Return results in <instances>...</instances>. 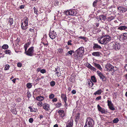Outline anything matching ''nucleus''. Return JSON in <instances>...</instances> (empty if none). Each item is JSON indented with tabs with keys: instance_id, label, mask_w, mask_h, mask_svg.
Returning a JSON list of instances; mask_svg holds the SVG:
<instances>
[{
	"instance_id": "23",
	"label": "nucleus",
	"mask_w": 127,
	"mask_h": 127,
	"mask_svg": "<svg viewBox=\"0 0 127 127\" xmlns=\"http://www.w3.org/2000/svg\"><path fill=\"white\" fill-rule=\"evenodd\" d=\"M121 37L122 38L123 40H125L127 38V33H124L123 34V35H122Z\"/></svg>"
},
{
	"instance_id": "22",
	"label": "nucleus",
	"mask_w": 127,
	"mask_h": 127,
	"mask_svg": "<svg viewBox=\"0 0 127 127\" xmlns=\"http://www.w3.org/2000/svg\"><path fill=\"white\" fill-rule=\"evenodd\" d=\"M100 78L102 79L103 81H105L106 80V78L102 73L99 76Z\"/></svg>"
},
{
	"instance_id": "16",
	"label": "nucleus",
	"mask_w": 127,
	"mask_h": 127,
	"mask_svg": "<svg viewBox=\"0 0 127 127\" xmlns=\"http://www.w3.org/2000/svg\"><path fill=\"white\" fill-rule=\"evenodd\" d=\"M101 54V53L99 52H94L92 54L93 56L97 57L99 56Z\"/></svg>"
},
{
	"instance_id": "53",
	"label": "nucleus",
	"mask_w": 127,
	"mask_h": 127,
	"mask_svg": "<svg viewBox=\"0 0 127 127\" xmlns=\"http://www.w3.org/2000/svg\"><path fill=\"white\" fill-rule=\"evenodd\" d=\"M79 38L82 39L83 40H85V39L86 38V37H84V36H80L79 37Z\"/></svg>"
},
{
	"instance_id": "19",
	"label": "nucleus",
	"mask_w": 127,
	"mask_h": 127,
	"mask_svg": "<svg viewBox=\"0 0 127 127\" xmlns=\"http://www.w3.org/2000/svg\"><path fill=\"white\" fill-rule=\"evenodd\" d=\"M104 36L105 37V38L106 40H107L108 43L111 40V37L109 35H104Z\"/></svg>"
},
{
	"instance_id": "14",
	"label": "nucleus",
	"mask_w": 127,
	"mask_h": 127,
	"mask_svg": "<svg viewBox=\"0 0 127 127\" xmlns=\"http://www.w3.org/2000/svg\"><path fill=\"white\" fill-rule=\"evenodd\" d=\"M76 51L79 52L80 53L83 54L84 52V48L83 47H81L78 49L76 50Z\"/></svg>"
},
{
	"instance_id": "40",
	"label": "nucleus",
	"mask_w": 127,
	"mask_h": 127,
	"mask_svg": "<svg viewBox=\"0 0 127 127\" xmlns=\"http://www.w3.org/2000/svg\"><path fill=\"white\" fill-rule=\"evenodd\" d=\"M54 97V95L53 94H51L49 95V98L50 99H52Z\"/></svg>"
},
{
	"instance_id": "61",
	"label": "nucleus",
	"mask_w": 127,
	"mask_h": 127,
	"mask_svg": "<svg viewBox=\"0 0 127 127\" xmlns=\"http://www.w3.org/2000/svg\"><path fill=\"white\" fill-rule=\"evenodd\" d=\"M97 73L98 74V75L99 76L102 73L100 72L98 70L97 71Z\"/></svg>"
},
{
	"instance_id": "41",
	"label": "nucleus",
	"mask_w": 127,
	"mask_h": 127,
	"mask_svg": "<svg viewBox=\"0 0 127 127\" xmlns=\"http://www.w3.org/2000/svg\"><path fill=\"white\" fill-rule=\"evenodd\" d=\"M88 85L90 87H92L94 85V83H92V81H90V82L88 83Z\"/></svg>"
},
{
	"instance_id": "50",
	"label": "nucleus",
	"mask_w": 127,
	"mask_h": 127,
	"mask_svg": "<svg viewBox=\"0 0 127 127\" xmlns=\"http://www.w3.org/2000/svg\"><path fill=\"white\" fill-rule=\"evenodd\" d=\"M63 101L65 103H66L67 100V97L66 96H65L64 98L62 99Z\"/></svg>"
},
{
	"instance_id": "10",
	"label": "nucleus",
	"mask_w": 127,
	"mask_h": 127,
	"mask_svg": "<svg viewBox=\"0 0 127 127\" xmlns=\"http://www.w3.org/2000/svg\"><path fill=\"white\" fill-rule=\"evenodd\" d=\"M43 108L46 111H48L50 109V105L47 103H45L43 105Z\"/></svg>"
},
{
	"instance_id": "32",
	"label": "nucleus",
	"mask_w": 127,
	"mask_h": 127,
	"mask_svg": "<svg viewBox=\"0 0 127 127\" xmlns=\"http://www.w3.org/2000/svg\"><path fill=\"white\" fill-rule=\"evenodd\" d=\"M119 121V119L118 118H117L114 119L113 120V122L114 123H117Z\"/></svg>"
},
{
	"instance_id": "2",
	"label": "nucleus",
	"mask_w": 127,
	"mask_h": 127,
	"mask_svg": "<svg viewBox=\"0 0 127 127\" xmlns=\"http://www.w3.org/2000/svg\"><path fill=\"white\" fill-rule=\"evenodd\" d=\"M105 68V70L108 72L112 71H113L112 72L113 73L116 70V69H114V66L110 64H107Z\"/></svg>"
},
{
	"instance_id": "3",
	"label": "nucleus",
	"mask_w": 127,
	"mask_h": 127,
	"mask_svg": "<svg viewBox=\"0 0 127 127\" xmlns=\"http://www.w3.org/2000/svg\"><path fill=\"white\" fill-rule=\"evenodd\" d=\"M67 15H71L73 16H76L77 14V12L75 10L73 9L71 10H67L66 11L64 12Z\"/></svg>"
},
{
	"instance_id": "42",
	"label": "nucleus",
	"mask_w": 127,
	"mask_h": 127,
	"mask_svg": "<svg viewBox=\"0 0 127 127\" xmlns=\"http://www.w3.org/2000/svg\"><path fill=\"white\" fill-rule=\"evenodd\" d=\"M42 102L40 101L37 104L38 105V106L41 107L42 105Z\"/></svg>"
},
{
	"instance_id": "60",
	"label": "nucleus",
	"mask_w": 127,
	"mask_h": 127,
	"mask_svg": "<svg viewBox=\"0 0 127 127\" xmlns=\"http://www.w3.org/2000/svg\"><path fill=\"white\" fill-rule=\"evenodd\" d=\"M76 92V91L75 90H73L71 92L73 94H75Z\"/></svg>"
},
{
	"instance_id": "26",
	"label": "nucleus",
	"mask_w": 127,
	"mask_h": 127,
	"mask_svg": "<svg viewBox=\"0 0 127 127\" xmlns=\"http://www.w3.org/2000/svg\"><path fill=\"white\" fill-rule=\"evenodd\" d=\"M28 25H26V24H24V26H23V23H21V27L22 29L23 30H25L27 28V26Z\"/></svg>"
},
{
	"instance_id": "43",
	"label": "nucleus",
	"mask_w": 127,
	"mask_h": 127,
	"mask_svg": "<svg viewBox=\"0 0 127 127\" xmlns=\"http://www.w3.org/2000/svg\"><path fill=\"white\" fill-rule=\"evenodd\" d=\"M101 99V96H99L97 97L95 99L96 101H98L100 99Z\"/></svg>"
},
{
	"instance_id": "27",
	"label": "nucleus",
	"mask_w": 127,
	"mask_h": 127,
	"mask_svg": "<svg viewBox=\"0 0 127 127\" xmlns=\"http://www.w3.org/2000/svg\"><path fill=\"white\" fill-rule=\"evenodd\" d=\"M98 18L100 20H105L106 19V16L103 15H101L99 16V18Z\"/></svg>"
},
{
	"instance_id": "7",
	"label": "nucleus",
	"mask_w": 127,
	"mask_h": 127,
	"mask_svg": "<svg viewBox=\"0 0 127 127\" xmlns=\"http://www.w3.org/2000/svg\"><path fill=\"white\" fill-rule=\"evenodd\" d=\"M97 107L98 110L102 113H103L106 114L107 112L104 109L101 107L99 104L97 105Z\"/></svg>"
},
{
	"instance_id": "1",
	"label": "nucleus",
	"mask_w": 127,
	"mask_h": 127,
	"mask_svg": "<svg viewBox=\"0 0 127 127\" xmlns=\"http://www.w3.org/2000/svg\"><path fill=\"white\" fill-rule=\"evenodd\" d=\"M95 124L94 120L90 117L87 118L84 127H92Z\"/></svg>"
},
{
	"instance_id": "62",
	"label": "nucleus",
	"mask_w": 127,
	"mask_h": 127,
	"mask_svg": "<svg viewBox=\"0 0 127 127\" xmlns=\"http://www.w3.org/2000/svg\"><path fill=\"white\" fill-rule=\"evenodd\" d=\"M67 53L71 55L72 53L71 51H69L67 52Z\"/></svg>"
},
{
	"instance_id": "18",
	"label": "nucleus",
	"mask_w": 127,
	"mask_h": 127,
	"mask_svg": "<svg viewBox=\"0 0 127 127\" xmlns=\"http://www.w3.org/2000/svg\"><path fill=\"white\" fill-rule=\"evenodd\" d=\"M118 29L121 31L123 30H127V27L125 26H120L118 27Z\"/></svg>"
},
{
	"instance_id": "39",
	"label": "nucleus",
	"mask_w": 127,
	"mask_h": 127,
	"mask_svg": "<svg viewBox=\"0 0 127 127\" xmlns=\"http://www.w3.org/2000/svg\"><path fill=\"white\" fill-rule=\"evenodd\" d=\"M9 65L8 64H6L5 66L4 70H7L8 69L9 67Z\"/></svg>"
},
{
	"instance_id": "30",
	"label": "nucleus",
	"mask_w": 127,
	"mask_h": 127,
	"mask_svg": "<svg viewBox=\"0 0 127 127\" xmlns=\"http://www.w3.org/2000/svg\"><path fill=\"white\" fill-rule=\"evenodd\" d=\"M4 52L5 54H9V55H10L11 53V52L10 50H6Z\"/></svg>"
},
{
	"instance_id": "37",
	"label": "nucleus",
	"mask_w": 127,
	"mask_h": 127,
	"mask_svg": "<svg viewBox=\"0 0 127 127\" xmlns=\"http://www.w3.org/2000/svg\"><path fill=\"white\" fill-rule=\"evenodd\" d=\"M27 96L28 97V98L31 97V94L30 92L28 91L27 93Z\"/></svg>"
},
{
	"instance_id": "54",
	"label": "nucleus",
	"mask_w": 127,
	"mask_h": 127,
	"mask_svg": "<svg viewBox=\"0 0 127 127\" xmlns=\"http://www.w3.org/2000/svg\"><path fill=\"white\" fill-rule=\"evenodd\" d=\"M17 66L19 67H21L22 66V64L20 63H18L17 64Z\"/></svg>"
},
{
	"instance_id": "34",
	"label": "nucleus",
	"mask_w": 127,
	"mask_h": 127,
	"mask_svg": "<svg viewBox=\"0 0 127 127\" xmlns=\"http://www.w3.org/2000/svg\"><path fill=\"white\" fill-rule=\"evenodd\" d=\"M107 102L108 103V106H110L111 105H113L111 100L110 101L109 100H107Z\"/></svg>"
},
{
	"instance_id": "6",
	"label": "nucleus",
	"mask_w": 127,
	"mask_h": 127,
	"mask_svg": "<svg viewBox=\"0 0 127 127\" xmlns=\"http://www.w3.org/2000/svg\"><path fill=\"white\" fill-rule=\"evenodd\" d=\"M118 9L120 12L122 13L127 11V7L126 6H120L118 8Z\"/></svg>"
},
{
	"instance_id": "5",
	"label": "nucleus",
	"mask_w": 127,
	"mask_h": 127,
	"mask_svg": "<svg viewBox=\"0 0 127 127\" xmlns=\"http://www.w3.org/2000/svg\"><path fill=\"white\" fill-rule=\"evenodd\" d=\"M74 56L75 59L78 60L83 57V54L75 51Z\"/></svg>"
},
{
	"instance_id": "64",
	"label": "nucleus",
	"mask_w": 127,
	"mask_h": 127,
	"mask_svg": "<svg viewBox=\"0 0 127 127\" xmlns=\"http://www.w3.org/2000/svg\"><path fill=\"white\" fill-rule=\"evenodd\" d=\"M29 31H30L31 32H34L35 31H34V29H31L29 30Z\"/></svg>"
},
{
	"instance_id": "49",
	"label": "nucleus",
	"mask_w": 127,
	"mask_h": 127,
	"mask_svg": "<svg viewBox=\"0 0 127 127\" xmlns=\"http://www.w3.org/2000/svg\"><path fill=\"white\" fill-rule=\"evenodd\" d=\"M80 114L79 113H78V114L76 116V118L75 121H76L77 120H78L79 119V117Z\"/></svg>"
},
{
	"instance_id": "47",
	"label": "nucleus",
	"mask_w": 127,
	"mask_h": 127,
	"mask_svg": "<svg viewBox=\"0 0 127 127\" xmlns=\"http://www.w3.org/2000/svg\"><path fill=\"white\" fill-rule=\"evenodd\" d=\"M33 121V119L32 118H31L29 120V122L31 123H32Z\"/></svg>"
},
{
	"instance_id": "46",
	"label": "nucleus",
	"mask_w": 127,
	"mask_h": 127,
	"mask_svg": "<svg viewBox=\"0 0 127 127\" xmlns=\"http://www.w3.org/2000/svg\"><path fill=\"white\" fill-rule=\"evenodd\" d=\"M28 108L30 109V111L31 112H33L35 111L34 110V109L32 108L31 106H29L28 107Z\"/></svg>"
},
{
	"instance_id": "48",
	"label": "nucleus",
	"mask_w": 127,
	"mask_h": 127,
	"mask_svg": "<svg viewBox=\"0 0 127 127\" xmlns=\"http://www.w3.org/2000/svg\"><path fill=\"white\" fill-rule=\"evenodd\" d=\"M40 72L42 73H44L46 72V70L44 69H42L40 70Z\"/></svg>"
},
{
	"instance_id": "15",
	"label": "nucleus",
	"mask_w": 127,
	"mask_h": 127,
	"mask_svg": "<svg viewBox=\"0 0 127 127\" xmlns=\"http://www.w3.org/2000/svg\"><path fill=\"white\" fill-rule=\"evenodd\" d=\"M58 112L62 117H63L64 116V111L63 110H60L58 111Z\"/></svg>"
},
{
	"instance_id": "17",
	"label": "nucleus",
	"mask_w": 127,
	"mask_h": 127,
	"mask_svg": "<svg viewBox=\"0 0 127 127\" xmlns=\"http://www.w3.org/2000/svg\"><path fill=\"white\" fill-rule=\"evenodd\" d=\"M94 65L96 67H97L98 69L100 70H101L102 69V68L101 67L100 65L98 64H97L96 63H94Z\"/></svg>"
},
{
	"instance_id": "52",
	"label": "nucleus",
	"mask_w": 127,
	"mask_h": 127,
	"mask_svg": "<svg viewBox=\"0 0 127 127\" xmlns=\"http://www.w3.org/2000/svg\"><path fill=\"white\" fill-rule=\"evenodd\" d=\"M71 41H72L71 40H70L68 41V43H67L68 45H71L72 44L71 43Z\"/></svg>"
},
{
	"instance_id": "4",
	"label": "nucleus",
	"mask_w": 127,
	"mask_h": 127,
	"mask_svg": "<svg viewBox=\"0 0 127 127\" xmlns=\"http://www.w3.org/2000/svg\"><path fill=\"white\" fill-rule=\"evenodd\" d=\"M34 47L32 46L29 49L25 54L29 56H32L34 55Z\"/></svg>"
},
{
	"instance_id": "38",
	"label": "nucleus",
	"mask_w": 127,
	"mask_h": 127,
	"mask_svg": "<svg viewBox=\"0 0 127 127\" xmlns=\"http://www.w3.org/2000/svg\"><path fill=\"white\" fill-rule=\"evenodd\" d=\"M32 86V84L31 83H29L27 85V87L29 88H31Z\"/></svg>"
},
{
	"instance_id": "9",
	"label": "nucleus",
	"mask_w": 127,
	"mask_h": 127,
	"mask_svg": "<svg viewBox=\"0 0 127 127\" xmlns=\"http://www.w3.org/2000/svg\"><path fill=\"white\" fill-rule=\"evenodd\" d=\"M113 49L117 50L120 49V46L119 43H115V44H114L113 46Z\"/></svg>"
},
{
	"instance_id": "44",
	"label": "nucleus",
	"mask_w": 127,
	"mask_h": 127,
	"mask_svg": "<svg viewBox=\"0 0 127 127\" xmlns=\"http://www.w3.org/2000/svg\"><path fill=\"white\" fill-rule=\"evenodd\" d=\"M63 52V49H59L58 50V52L60 53H62Z\"/></svg>"
},
{
	"instance_id": "24",
	"label": "nucleus",
	"mask_w": 127,
	"mask_h": 127,
	"mask_svg": "<svg viewBox=\"0 0 127 127\" xmlns=\"http://www.w3.org/2000/svg\"><path fill=\"white\" fill-rule=\"evenodd\" d=\"M73 125V123L71 121H70L67 123L66 126V127H72Z\"/></svg>"
},
{
	"instance_id": "36",
	"label": "nucleus",
	"mask_w": 127,
	"mask_h": 127,
	"mask_svg": "<svg viewBox=\"0 0 127 127\" xmlns=\"http://www.w3.org/2000/svg\"><path fill=\"white\" fill-rule=\"evenodd\" d=\"M8 47V46L7 44H4L2 46V48L4 49H6Z\"/></svg>"
},
{
	"instance_id": "25",
	"label": "nucleus",
	"mask_w": 127,
	"mask_h": 127,
	"mask_svg": "<svg viewBox=\"0 0 127 127\" xmlns=\"http://www.w3.org/2000/svg\"><path fill=\"white\" fill-rule=\"evenodd\" d=\"M91 79L93 82L96 83L97 82L95 77L94 76H92L91 77Z\"/></svg>"
},
{
	"instance_id": "35",
	"label": "nucleus",
	"mask_w": 127,
	"mask_h": 127,
	"mask_svg": "<svg viewBox=\"0 0 127 127\" xmlns=\"http://www.w3.org/2000/svg\"><path fill=\"white\" fill-rule=\"evenodd\" d=\"M109 108L111 110L114 111L115 110V108L114 107L113 105H111L110 106H108Z\"/></svg>"
},
{
	"instance_id": "12",
	"label": "nucleus",
	"mask_w": 127,
	"mask_h": 127,
	"mask_svg": "<svg viewBox=\"0 0 127 127\" xmlns=\"http://www.w3.org/2000/svg\"><path fill=\"white\" fill-rule=\"evenodd\" d=\"M93 48L94 50H95L96 49H101L102 48L101 46L98 45L97 44L95 43L94 44V46Z\"/></svg>"
},
{
	"instance_id": "51",
	"label": "nucleus",
	"mask_w": 127,
	"mask_h": 127,
	"mask_svg": "<svg viewBox=\"0 0 127 127\" xmlns=\"http://www.w3.org/2000/svg\"><path fill=\"white\" fill-rule=\"evenodd\" d=\"M62 105L60 103H59L56 104V105L57 107H60Z\"/></svg>"
},
{
	"instance_id": "20",
	"label": "nucleus",
	"mask_w": 127,
	"mask_h": 127,
	"mask_svg": "<svg viewBox=\"0 0 127 127\" xmlns=\"http://www.w3.org/2000/svg\"><path fill=\"white\" fill-rule=\"evenodd\" d=\"M44 99V97L43 96L39 95L36 98V99L38 101H41L43 100Z\"/></svg>"
},
{
	"instance_id": "57",
	"label": "nucleus",
	"mask_w": 127,
	"mask_h": 127,
	"mask_svg": "<svg viewBox=\"0 0 127 127\" xmlns=\"http://www.w3.org/2000/svg\"><path fill=\"white\" fill-rule=\"evenodd\" d=\"M57 99L56 98H54L52 100V101L53 102H56L57 101Z\"/></svg>"
},
{
	"instance_id": "13",
	"label": "nucleus",
	"mask_w": 127,
	"mask_h": 127,
	"mask_svg": "<svg viewBox=\"0 0 127 127\" xmlns=\"http://www.w3.org/2000/svg\"><path fill=\"white\" fill-rule=\"evenodd\" d=\"M56 34L55 33V32H53V33L50 32L49 33V36L50 38L52 39L55 38L56 37Z\"/></svg>"
},
{
	"instance_id": "33",
	"label": "nucleus",
	"mask_w": 127,
	"mask_h": 127,
	"mask_svg": "<svg viewBox=\"0 0 127 127\" xmlns=\"http://www.w3.org/2000/svg\"><path fill=\"white\" fill-rule=\"evenodd\" d=\"M55 82L54 81H51L50 82V85L52 87L54 86L55 85Z\"/></svg>"
},
{
	"instance_id": "63",
	"label": "nucleus",
	"mask_w": 127,
	"mask_h": 127,
	"mask_svg": "<svg viewBox=\"0 0 127 127\" xmlns=\"http://www.w3.org/2000/svg\"><path fill=\"white\" fill-rule=\"evenodd\" d=\"M43 116L41 115H39V118L40 120H41V119L43 118Z\"/></svg>"
},
{
	"instance_id": "58",
	"label": "nucleus",
	"mask_w": 127,
	"mask_h": 127,
	"mask_svg": "<svg viewBox=\"0 0 127 127\" xmlns=\"http://www.w3.org/2000/svg\"><path fill=\"white\" fill-rule=\"evenodd\" d=\"M58 68H55V72L56 74H58L59 73V72L58 71Z\"/></svg>"
},
{
	"instance_id": "28",
	"label": "nucleus",
	"mask_w": 127,
	"mask_h": 127,
	"mask_svg": "<svg viewBox=\"0 0 127 127\" xmlns=\"http://www.w3.org/2000/svg\"><path fill=\"white\" fill-rule=\"evenodd\" d=\"M8 22L10 23V25H12L13 22V20L12 18H9L8 20Z\"/></svg>"
},
{
	"instance_id": "45",
	"label": "nucleus",
	"mask_w": 127,
	"mask_h": 127,
	"mask_svg": "<svg viewBox=\"0 0 127 127\" xmlns=\"http://www.w3.org/2000/svg\"><path fill=\"white\" fill-rule=\"evenodd\" d=\"M34 9V13H35L36 14H38L37 12L38 11L37 10V9H36V8L35 7H34V8H33Z\"/></svg>"
},
{
	"instance_id": "59",
	"label": "nucleus",
	"mask_w": 127,
	"mask_h": 127,
	"mask_svg": "<svg viewBox=\"0 0 127 127\" xmlns=\"http://www.w3.org/2000/svg\"><path fill=\"white\" fill-rule=\"evenodd\" d=\"M29 44L28 43H27L24 45V47H26L27 48L29 47Z\"/></svg>"
},
{
	"instance_id": "55",
	"label": "nucleus",
	"mask_w": 127,
	"mask_h": 127,
	"mask_svg": "<svg viewBox=\"0 0 127 127\" xmlns=\"http://www.w3.org/2000/svg\"><path fill=\"white\" fill-rule=\"evenodd\" d=\"M66 95H65L64 94H62L61 95V97L62 98H64L65 96H66Z\"/></svg>"
},
{
	"instance_id": "29",
	"label": "nucleus",
	"mask_w": 127,
	"mask_h": 127,
	"mask_svg": "<svg viewBox=\"0 0 127 127\" xmlns=\"http://www.w3.org/2000/svg\"><path fill=\"white\" fill-rule=\"evenodd\" d=\"M28 18L27 17H26L25 18V20L24 21V24H26V25H28Z\"/></svg>"
},
{
	"instance_id": "31",
	"label": "nucleus",
	"mask_w": 127,
	"mask_h": 127,
	"mask_svg": "<svg viewBox=\"0 0 127 127\" xmlns=\"http://www.w3.org/2000/svg\"><path fill=\"white\" fill-rule=\"evenodd\" d=\"M98 1H99L98 0H96L95 1H94L93 3V6L94 7H96V5L97 4V3Z\"/></svg>"
},
{
	"instance_id": "8",
	"label": "nucleus",
	"mask_w": 127,
	"mask_h": 127,
	"mask_svg": "<svg viewBox=\"0 0 127 127\" xmlns=\"http://www.w3.org/2000/svg\"><path fill=\"white\" fill-rule=\"evenodd\" d=\"M100 41L101 42V44H105L108 43V42L106 40L104 36H102L100 38Z\"/></svg>"
},
{
	"instance_id": "56",
	"label": "nucleus",
	"mask_w": 127,
	"mask_h": 127,
	"mask_svg": "<svg viewBox=\"0 0 127 127\" xmlns=\"http://www.w3.org/2000/svg\"><path fill=\"white\" fill-rule=\"evenodd\" d=\"M24 5H22L20 6L19 7V8L20 9H22L24 8Z\"/></svg>"
},
{
	"instance_id": "11",
	"label": "nucleus",
	"mask_w": 127,
	"mask_h": 127,
	"mask_svg": "<svg viewBox=\"0 0 127 127\" xmlns=\"http://www.w3.org/2000/svg\"><path fill=\"white\" fill-rule=\"evenodd\" d=\"M86 66L90 70L94 71H95L96 69L94 67L92 66L90 64L88 63L87 64Z\"/></svg>"
},
{
	"instance_id": "21",
	"label": "nucleus",
	"mask_w": 127,
	"mask_h": 127,
	"mask_svg": "<svg viewBox=\"0 0 127 127\" xmlns=\"http://www.w3.org/2000/svg\"><path fill=\"white\" fill-rule=\"evenodd\" d=\"M102 92V90H101V89H100L98 90V91L95 92L93 94V95H100L101 93Z\"/></svg>"
}]
</instances>
